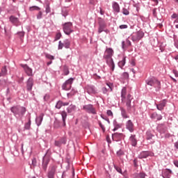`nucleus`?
<instances>
[{
	"label": "nucleus",
	"mask_w": 178,
	"mask_h": 178,
	"mask_svg": "<svg viewBox=\"0 0 178 178\" xmlns=\"http://www.w3.org/2000/svg\"><path fill=\"white\" fill-rule=\"evenodd\" d=\"M54 145L56 147H61L62 143H60L59 140H56L54 143Z\"/></svg>",
	"instance_id": "40"
},
{
	"label": "nucleus",
	"mask_w": 178,
	"mask_h": 178,
	"mask_svg": "<svg viewBox=\"0 0 178 178\" xmlns=\"http://www.w3.org/2000/svg\"><path fill=\"white\" fill-rule=\"evenodd\" d=\"M126 65V58H124L121 61L118 63V66L120 67H123Z\"/></svg>",
	"instance_id": "31"
},
{
	"label": "nucleus",
	"mask_w": 178,
	"mask_h": 178,
	"mask_svg": "<svg viewBox=\"0 0 178 178\" xmlns=\"http://www.w3.org/2000/svg\"><path fill=\"white\" fill-rule=\"evenodd\" d=\"M106 86H108V88L106 87L102 88V91L104 94H106L108 91H112V90H113V83H107Z\"/></svg>",
	"instance_id": "14"
},
{
	"label": "nucleus",
	"mask_w": 178,
	"mask_h": 178,
	"mask_svg": "<svg viewBox=\"0 0 178 178\" xmlns=\"http://www.w3.org/2000/svg\"><path fill=\"white\" fill-rule=\"evenodd\" d=\"M122 137H123V134L115 133L114 134H113V138L120 140Z\"/></svg>",
	"instance_id": "28"
},
{
	"label": "nucleus",
	"mask_w": 178,
	"mask_h": 178,
	"mask_svg": "<svg viewBox=\"0 0 178 178\" xmlns=\"http://www.w3.org/2000/svg\"><path fill=\"white\" fill-rule=\"evenodd\" d=\"M152 137H154V136L152 135V134H150L149 132H147V140H151Z\"/></svg>",
	"instance_id": "42"
},
{
	"label": "nucleus",
	"mask_w": 178,
	"mask_h": 178,
	"mask_svg": "<svg viewBox=\"0 0 178 178\" xmlns=\"http://www.w3.org/2000/svg\"><path fill=\"white\" fill-rule=\"evenodd\" d=\"M87 91L88 94H97V90H95V86H88Z\"/></svg>",
	"instance_id": "21"
},
{
	"label": "nucleus",
	"mask_w": 178,
	"mask_h": 178,
	"mask_svg": "<svg viewBox=\"0 0 178 178\" xmlns=\"http://www.w3.org/2000/svg\"><path fill=\"white\" fill-rule=\"evenodd\" d=\"M77 94V90L72 89L70 93H67V97H73V95H76Z\"/></svg>",
	"instance_id": "33"
},
{
	"label": "nucleus",
	"mask_w": 178,
	"mask_h": 178,
	"mask_svg": "<svg viewBox=\"0 0 178 178\" xmlns=\"http://www.w3.org/2000/svg\"><path fill=\"white\" fill-rule=\"evenodd\" d=\"M107 115L108 116H113V113L111 110L107 111Z\"/></svg>",
	"instance_id": "51"
},
{
	"label": "nucleus",
	"mask_w": 178,
	"mask_h": 178,
	"mask_svg": "<svg viewBox=\"0 0 178 178\" xmlns=\"http://www.w3.org/2000/svg\"><path fill=\"white\" fill-rule=\"evenodd\" d=\"M122 49H124L126 47H131V42L129 39H127L126 43L124 41H123L122 43Z\"/></svg>",
	"instance_id": "23"
},
{
	"label": "nucleus",
	"mask_w": 178,
	"mask_h": 178,
	"mask_svg": "<svg viewBox=\"0 0 178 178\" xmlns=\"http://www.w3.org/2000/svg\"><path fill=\"white\" fill-rule=\"evenodd\" d=\"M51 161V155L47 153L43 157L42 161V169L47 170V168H48V163Z\"/></svg>",
	"instance_id": "7"
},
{
	"label": "nucleus",
	"mask_w": 178,
	"mask_h": 178,
	"mask_svg": "<svg viewBox=\"0 0 178 178\" xmlns=\"http://www.w3.org/2000/svg\"><path fill=\"white\" fill-rule=\"evenodd\" d=\"M61 37H62V33H58L56 35L55 40H56V41H58V40H60V38H61Z\"/></svg>",
	"instance_id": "38"
},
{
	"label": "nucleus",
	"mask_w": 178,
	"mask_h": 178,
	"mask_svg": "<svg viewBox=\"0 0 178 178\" xmlns=\"http://www.w3.org/2000/svg\"><path fill=\"white\" fill-rule=\"evenodd\" d=\"M32 165L35 166L37 165V160L35 159H32Z\"/></svg>",
	"instance_id": "54"
},
{
	"label": "nucleus",
	"mask_w": 178,
	"mask_h": 178,
	"mask_svg": "<svg viewBox=\"0 0 178 178\" xmlns=\"http://www.w3.org/2000/svg\"><path fill=\"white\" fill-rule=\"evenodd\" d=\"M73 81H74V79L70 78L67 79L62 86L63 90H65V91H69L70 88H72V84H73Z\"/></svg>",
	"instance_id": "6"
},
{
	"label": "nucleus",
	"mask_w": 178,
	"mask_h": 178,
	"mask_svg": "<svg viewBox=\"0 0 178 178\" xmlns=\"http://www.w3.org/2000/svg\"><path fill=\"white\" fill-rule=\"evenodd\" d=\"M8 72V70H6V66L3 67L1 69V71L0 72V77H2L3 76H6V73Z\"/></svg>",
	"instance_id": "29"
},
{
	"label": "nucleus",
	"mask_w": 178,
	"mask_h": 178,
	"mask_svg": "<svg viewBox=\"0 0 178 178\" xmlns=\"http://www.w3.org/2000/svg\"><path fill=\"white\" fill-rule=\"evenodd\" d=\"M122 77H123V79H129V73H127V72H124V73L122 74Z\"/></svg>",
	"instance_id": "46"
},
{
	"label": "nucleus",
	"mask_w": 178,
	"mask_h": 178,
	"mask_svg": "<svg viewBox=\"0 0 178 178\" xmlns=\"http://www.w3.org/2000/svg\"><path fill=\"white\" fill-rule=\"evenodd\" d=\"M113 56V50L111 48L106 49L104 55V58L106 59V63L108 65L109 67H111L112 72L115 70V63H113V59H112Z\"/></svg>",
	"instance_id": "2"
},
{
	"label": "nucleus",
	"mask_w": 178,
	"mask_h": 178,
	"mask_svg": "<svg viewBox=\"0 0 178 178\" xmlns=\"http://www.w3.org/2000/svg\"><path fill=\"white\" fill-rule=\"evenodd\" d=\"M114 168L115 169V170H117V172H118V173H122V168H120V167H118V165H114Z\"/></svg>",
	"instance_id": "41"
},
{
	"label": "nucleus",
	"mask_w": 178,
	"mask_h": 178,
	"mask_svg": "<svg viewBox=\"0 0 178 178\" xmlns=\"http://www.w3.org/2000/svg\"><path fill=\"white\" fill-rule=\"evenodd\" d=\"M83 109L88 113H92V115H97V111L95 110V108H94V106L92 104H87L83 106Z\"/></svg>",
	"instance_id": "8"
},
{
	"label": "nucleus",
	"mask_w": 178,
	"mask_h": 178,
	"mask_svg": "<svg viewBox=\"0 0 178 178\" xmlns=\"http://www.w3.org/2000/svg\"><path fill=\"white\" fill-rule=\"evenodd\" d=\"M153 2H154V5H158V0H152Z\"/></svg>",
	"instance_id": "64"
},
{
	"label": "nucleus",
	"mask_w": 178,
	"mask_h": 178,
	"mask_svg": "<svg viewBox=\"0 0 178 178\" xmlns=\"http://www.w3.org/2000/svg\"><path fill=\"white\" fill-rule=\"evenodd\" d=\"M117 155L118 156H122V155H124V152H123L122 150H120L117 152Z\"/></svg>",
	"instance_id": "44"
},
{
	"label": "nucleus",
	"mask_w": 178,
	"mask_h": 178,
	"mask_svg": "<svg viewBox=\"0 0 178 178\" xmlns=\"http://www.w3.org/2000/svg\"><path fill=\"white\" fill-rule=\"evenodd\" d=\"M62 144H66V138H62L60 140H59Z\"/></svg>",
	"instance_id": "48"
},
{
	"label": "nucleus",
	"mask_w": 178,
	"mask_h": 178,
	"mask_svg": "<svg viewBox=\"0 0 178 178\" xmlns=\"http://www.w3.org/2000/svg\"><path fill=\"white\" fill-rule=\"evenodd\" d=\"M24 113H26V108L20 107L19 108V113L18 115L21 119L23 118Z\"/></svg>",
	"instance_id": "26"
},
{
	"label": "nucleus",
	"mask_w": 178,
	"mask_h": 178,
	"mask_svg": "<svg viewBox=\"0 0 178 178\" xmlns=\"http://www.w3.org/2000/svg\"><path fill=\"white\" fill-rule=\"evenodd\" d=\"M60 115L62 116L63 126H66V118H67V113L66 111H63L60 113Z\"/></svg>",
	"instance_id": "20"
},
{
	"label": "nucleus",
	"mask_w": 178,
	"mask_h": 178,
	"mask_svg": "<svg viewBox=\"0 0 178 178\" xmlns=\"http://www.w3.org/2000/svg\"><path fill=\"white\" fill-rule=\"evenodd\" d=\"M62 106H63V102H62V101H58L56 104V108L57 109H60V108H62Z\"/></svg>",
	"instance_id": "32"
},
{
	"label": "nucleus",
	"mask_w": 178,
	"mask_h": 178,
	"mask_svg": "<svg viewBox=\"0 0 178 178\" xmlns=\"http://www.w3.org/2000/svg\"><path fill=\"white\" fill-rule=\"evenodd\" d=\"M148 156H154V153L149 152H142L139 155L138 158L143 159L144 158H148Z\"/></svg>",
	"instance_id": "11"
},
{
	"label": "nucleus",
	"mask_w": 178,
	"mask_h": 178,
	"mask_svg": "<svg viewBox=\"0 0 178 178\" xmlns=\"http://www.w3.org/2000/svg\"><path fill=\"white\" fill-rule=\"evenodd\" d=\"M131 65L132 66H136V62L134 60H132L131 63Z\"/></svg>",
	"instance_id": "63"
},
{
	"label": "nucleus",
	"mask_w": 178,
	"mask_h": 178,
	"mask_svg": "<svg viewBox=\"0 0 178 178\" xmlns=\"http://www.w3.org/2000/svg\"><path fill=\"white\" fill-rule=\"evenodd\" d=\"M174 165L178 168V161H174Z\"/></svg>",
	"instance_id": "59"
},
{
	"label": "nucleus",
	"mask_w": 178,
	"mask_h": 178,
	"mask_svg": "<svg viewBox=\"0 0 178 178\" xmlns=\"http://www.w3.org/2000/svg\"><path fill=\"white\" fill-rule=\"evenodd\" d=\"M156 105L159 111H163V108L166 106V100L164 99L160 104Z\"/></svg>",
	"instance_id": "15"
},
{
	"label": "nucleus",
	"mask_w": 178,
	"mask_h": 178,
	"mask_svg": "<svg viewBox=\"0 0 178 178\" xmlns=\"http://www.w3.org/2000/svg\"><path fill=\"white\" fill-rule=\"evenodd\" d=\"M120 109L122 118H124V119H127V118H129V115H127L126 110L124 108H121Z\"/></svg>",
	"instance_id": "27"
},
{
	"label": "nucleus",
	"mask_w": 178,
	"mask_h": 178,
	"mask_svg": "<svg viewBox=\"0 0 178 178\" xmlns=\"http://www.w3.org/2000/svg\"><path fill=\"white\" fill-rule=\"evenodd\" d=\"M127 94V89L126 88H123L121 92V98L122 104H125L127 107V111L128 112H131V109H133V106H131V99H133V96L131 95Z\"/></svg>",
	"instance_id": "1"
},
{
	"label": "nucleus",
	"mask_w": 178,
	"mask_h": 178,
	"mask_svg": "<svg viewBox=\"0 0 178 178\" xmlns=\"http://www.w3.org/2000/svg\"><path fill=\"white\" fill-rule=\"evenodd\" d=\"M122 13L123 15H125L126 16H127L128 15H129L130 12H129V10H127V8H123Z\"/></svg>",
	"instance_id": "36"
},
{
	"label": "nucleus",
	"mask_w": 178,
	"mask_h": 178,
	"mask_svg": "<svg viewBox=\"0 0 178 178\" xmlns=\"http://www.w3.org/2000/svg\"><path fill=\"white\" fill-rule=\"evenodd\" d=\"M33 86H34V80L33 78H29L26 83V89L28 91H31L33 90Z\"/></svg>",
	"instance_id": "13"
},
{
	"label": "nucleus",
	"mask_w": 178,
	"mask_h": 178,
	"mask_svg": "<svg viewBox=\"0 0 178 178\" xmlns=\"http://www.w3.org/2000/svg\"><path fill=\"white\" fill-rule=\"evenodd\" d=\"M51 13V8L49 7V5L46 6V13Z\"/></svg>",
	"instance_id": "45"
},
{
	"label": "nucleus",
	"mask_w": 178,
	"mask_h": 178,
	"mask_svg": "<svg viewBox=\"0 0 178 178\" xmlns=\"http://www.w3.org/2000/svg\"><path fill=\"white\" fill-rule=\"evenodd\" d=\"M63 47H65V44L62 42V41L58 42V49H63Z\"/></svg>",
	"instance_id": "37"
},
{
	"label": "nucleus",
	"mask_w": 178,
	"mask_h": 178,
	"mask_svg": "<svg viewBox=\"0 0 178 178\" xmlns=\"http://www.w3.org/2000/svg\"><path fill=\"white\" fill-rule=\"evenodd\" d=\"M40 9L41 8H40V7L35 6L29 8V10H31V12H33V10H40Z\"/></svg>",
	"instance_id": "35"
},
{
	"label": "nucleus",
	"mask_w": 178,
	"mask_h": 178,
	"mask_svg": "<svg viewBox=\"0 0 178 178\" xmlns=\"http://www.w3.org/2000/svg\"><path fill=\"white\" fill-rule=\"evenodd\" d=\"M172 19H178V14L177 13H174L172 16H171Z\"/></svg>",
	"instance_id": "53"
},
{
	"label": "nucleus",
	"mask_w": 178,
	"mask_h": 178,
	"mask_svg": "<svg viewBox=\"0 0 178 178\" xmlns=\"http://www.w3.org/2000/svg\"><path fill=\"white\" fill-rule=\"evenodd\" d=\"M10 21L11 23H13V24H15V26H17L19 24V18L12 15L10 17Z\"/></svg>",
	"instance_id": "22"
},
{
	"label": "nucleus",
	"mask_w": 178,
	"mask_h": 178,
	"mask_svg": "<svg viewBox=\"0 0 178 178\" xmlns=\"http://www.w3.org/2000/svg\"><path fill=\"white\" fill-rule=\"evenodd\" d=\"M113 9L114 12H116V13H119V12H120V6H119V3H118L117 2H113Z\"/></svg>",
	"instance_id": "19"
},
{
	"label": "nucleus",
	"mask_w": 178,
	"mask_h": 178,
	"mask_svg": "<svg viewBox=\"0 0 178 178\" xmlns=\"http://www.w3.org/2000/svg\"><path fill=\"white\" fill-rule=\"evenodd\" d=\"M126 129L130 131V133H133L134 131V124L131 120H128L126 122Z\"/></svg>",
	"instance_id": "10"
},
{
	"label": "nucleus",
	"mask_w": 178,
	"mask_h": 178,
	"mask_svg": "<svg viewBox=\"0 0 178 178\" xmlns=\"http://www.w3.org/2000/svg\"><path fill=\"white\" fill-rule=\"evenodd\" d=\"M69 105V102H63V106H67Z\"/></svg>",
	"instance_id": "60"
},
{
	"label": "nucleus",
	"mask_w": 178,
	"mask_h": 178,
	"mask_svg": "<svg viewBox=\"0 0 178 178\" xmlns=\"http://www.w3.org/2000/svg\"><path fill=\"white\" fill-rule=\"evenodd\" d=\"M63 16H65V17H66V16H67V12L65 13V10H63Z\"/></svg>",
	"instance_id": "58"
},
{
	"label": "nucleus",
	"mask_w": 178,
	"mask_h": 178,
	"mask_svg": "<svg viewBox=\"0 0 178 178\" xmlns=\"http://www.w3.org/2000/svg\"><path fill=\"white\" fill-rule=\"evenodd\" d=\"M127 27H129V26L127 25H126V24H123V25H120V29L121 30H123L124 29H127Z\"/></svg>",
	"instance_id": "49"
},
{
	"label": "nucleus",
	"mask_w": 178,
	"mask_h": 178,
	"mask_svg": "<svg viewBox=\"0 0 178 178\" xmlns=\"http://www.w3.org/2000/svg\"><path fill=\"white\" fill-rule=\"evenodd\" d=\"M99 124L101 129L103 130V131H105V127H104L102 125V123L99 122Z\"/></svg>",
	"instance_id": "55"
},
{
	"label": "nucleus",
	"mask_w": 178,
	"mask_h": 178,
	"mask_svg": "<svg viewBox=\"0 0 178 178\" xmlns=\"http://www.w3.org/2000/svg\"><path fill=\"white\" fill-rule=\"evenodd\" d=\"M63 43H64L65 48H66V49L70 48V40H67V39L65 40Z\"/></svg>",
	"instance_id": "30"
},
{
	"label": "nucleus",
	"mask_w": 178,
	"mask_h": 178,
	"mask_svg": "<svg viewBox=\"0 0 178 178\" xmlns=\"http://www.w3.org/2000/svg\"><path fill=\"white\" fill-rule=\"evenodd\" d=\"M147 86L155 87L156 88H161V82L155 78H151L146 81Z\"/></svg>",
	"instance_id": "4"
},
{
	"label": "nucleus",
	"mask_w": 178,
	"mask_h": 178,
	"mask_svg": "<svg viewBox=\"0 0 178 178\" xmlns=\"http://www.w3.org/2000/svg\"><path fill=\"white\" fill-rule=\"evenodd\" d=\"M129 141L133 147H136L137 145V139L136 138V135H131Z\"/></svg>",
	"instance_id": "18"
},
{
	"label": "nucleus",
	"mask_w": 178,
	"mask_h": 178,
	"mask_svg": "<svg viewBox=\"0 0 178 178\" xmlns=\"http://www.w3.org/2000/svg\"><path fill=\"white\" fill-rule=\"evenodd\" d=\"M173 74H175V77H178V72L177 70H174Z\"/></svg>",
	"instance_id": "56"
},
{
	"label": "nucleus",
	"mask_w": 178,
	"mask_h": 178,
	"mask_svg": "<svg viewBox=\"0 0 178 178\" xmlns=\"http://www.w3.org/2000/svg\"><path fill=\"white\" fill-rule=\"evenodd\" d=\"M27 76H33V70L27 65H22Z\"/></svg>",
	"instance_id": "12"
},
{
	"label": "nucleus",
	"mask_w": 178,
	"mask_h": 178,
	"mask_svg": "<svg viewBox=\"0 0 178 178\" xmlns=\"http://www.w3.org/2000/svg\"><path fill=\"white\" fill-rule=\"evenodd\" d=\"M42 119H44V113H41L38 117L36 118L35 122L37 126H41V123H42Z\"/></svg>",
	"instance_id": "17"
},
{
	"label": "nucleus",
	"mask_w": 178,
	"mask_h": 178,
	"mask_svg": "<svg viewBox=\"0 0 178 178\" xmlns=\"http://www.w3.org/2000/svg\"><path fill=\"white\" fill-rule=\"evenodd\" d=\"M20 108L17 106H13L10 108L11 112L14 113V115H19Z\"/></svg>",
	"instance_id": "25"
},
{
	"label": "nucleus",
	"mask_w": 178,
	"mask_h": 178,
	"mask_svg": "<svg viewBox=\"0 0 178 178\" xmlns=\"http://www.w3.org/2000/svg\"><path fill=\"white\" fill-rule=\"evenodd\" d=\"M150 118L151 119H153V120H162V115L156 113H153Z\"/></svg>",
	"instance_id": "16"
},
{
	"label": "nucleus",
	"mask_w": 178,
	"mask_h": 178,
	"mask_svg": "<svg viewBox=\"0 0 178 178\" xmlns=\"http://www.w3.org/2000/svg\"><path fill=\"white\" fill-rule=\"evenodd\" d=\"M99 10H100V14L101 15H104V13H105V12H104V10H102V8H99Z\"/></svg>",
	"instance_id": "62"
},
{
	"label": "nucleus",
	"mask_w": 178,
	"mask_h": 178,
	"mask_svg": "<svg viewBox=\"0 0 178 178\" xmlns=\"http://www.w3.org/2000/svg\"><path fill=\"white\" fill-rule=\"evenodd\" d=\"M144 37V33L143 31H138L131 35V40L133 42H138L141 38Z\"/></svg>",
	"instance_id": "5"
},
{
	"label": "nucleus",
	"mask_w": 178,
	"mask_h": 178,
	"mask_svg": "<svg viewBox=\"0 0 178 178\" xmlns=\"http://www.w3.org/2000/svg\"><path fill=\"white\" fill-rule=\"evenodd\" d=\"M174 145H175L176 149H178V142H176Z\"/></svg>",
	"instance_id": "61"
},
{
	"label": "nucleus",
	"mask_w": 178,
	"mask_h": 178,
	"mask_svg": "<svg viewBox=\"0 0 178 178\" xmlns=\"http://www.w3.org/2000/svg\"><path fill=\"white\" fill-rule=\"evenodd\" d=\"M69 69H67V67H65L64 68V74H65V76H67V74H69Z\"/></svg>",
	"instance_id": "47"
},
{
	"label": "nucleus",
	"mask_w": 178,
	"mask_h": 178,
	"mask_svg": "<svg viewBox=\"0 0 178 178\" xmlns=\"http://www.w3.org/2000/svg\"><path fill=\"white\" fill-rule=\"evenodd\" d=\"M139 177L140 178H145V173H144V172L139 173Z\"/></svg>",
	"instance_id": "50"
},
{
	"label": "nucleus",
	"mask_w": 178,
	"mask_h": 178,
	"mask_svg": "<svg viewBox=\"0 0 178 178\" xmlns=\"http://www.w3.org/2000/svg\"><path fill=\"white\" fill-rule=\"evenodd\" d=\"M17 34L20 36L21 40L23 41V37H24V32H18Z\"/></svg>",
	"instance_id": "39"
},
{
	"label": "nucleus",
	"mask_w": 178,
	"mask_h": 178,
	"mask_svg": "<svg viewBox=\"0 0 178 178\" xmlns=\"http://www.w3.org/2000/svg\"><path fill=\"white\" fill-rule=\"evenodd\" d=\"M153 15L154 16H156V8H154V10H153Z\"/></svg>",
	"instance_id": "57"
},
{
	"label": "nucleus",
	"mask_w": 178,
	"mask_h": 178,
	"mask_svg": "<svg viewBox=\"0 0 178 178\" xmlns=\"http://www.w3.org/2000/svg\"><path fill=\"white\" fill-rule=\"evenodd\" d=\"M56 165H51L49 168L48 172L49 178H55V172H56Z\"/></svg>",
	"instance_id": "9"
},
{
	"label": "nucleus",
	"mask_w": 178,
	"mask_h": 178,
	"mask_svg": "<svg viewBox=\"0 0 178 178\" xmlns=\"http://www.w3.org/2000/svg\"><path fill=\"white\" fill-rule=\"evenodd\" d=\"M31 126V120L29 118V122L25 124V129L26 130H29Z\"/></svg>",
	"instance_id": "34"
},
{
	"label": "nucleus",
	"mask_w": 178,
	"mask_h": 178,
	"mask_svg": "<svg viewBox=\"0 0 178 178\" xmlns=\"http://www.w3.org/2000/svg\"><path fill=\"white\" fill-rule=\"evenodd\" d=\"M42 17V12H39L37 16L38 19H41Z\"/></svg>",
	"instance_id": "52"
},
{
	"label": "nucleus",
	"mask_w": 178,
	"mask_h": 178,
	"mask_svg": "<svg viewBox=\"0 0 178 178\" xmlns=\"http://www.w3.org/2000/svg\"><path fill=\"white\" fill-rule=\"evenodd\" d=\"M63 30L67 35H70L73 33V24L72 22H66L63 25Z\"/></svg>",
	"instance_id": "3"
},
{
	"label": "nucleus",
	"mask_w": 178,
	"mask_h": 178,
	"mask_svg": "<svg viewBox=\"0 0 178 178\" xmlns=\"http://www.w3.org/2000/svg\"><path fill=\"white\" fill-rule=\"evenodd\" d=\"M46 58H47V59H50V60H54V59H55V57H54V56H51L49 54H47Z\"/></svg>",
	"instance_id": "43"
},
{
	"label": "nucleus",
	"mask_w": 178,
	"mask_h": 178,
	"mask_svg": "<svg viewBox=\"0 0 178 178\" xmlns=\"http://www.w3.org/2000/svg\"><path fill=\"white\" fill-rule=\"evenodd\" d=\"M106 28V25L105 24H100L98 29V33L101 34L102 31H106L105 29Z\"/></svg>",
	"instance_id": "24"
}]
</instances>
